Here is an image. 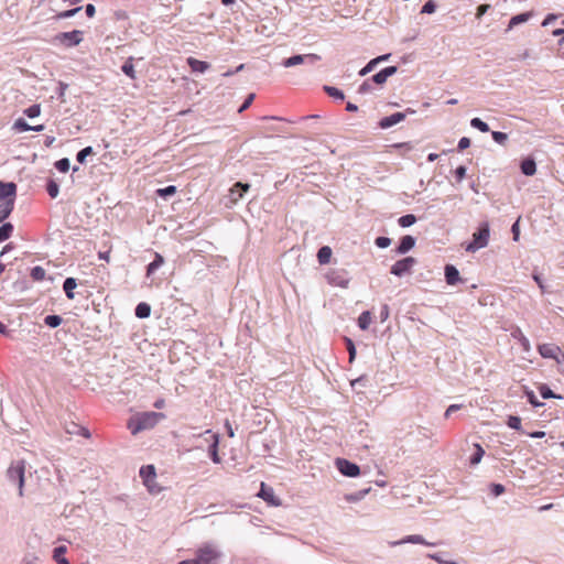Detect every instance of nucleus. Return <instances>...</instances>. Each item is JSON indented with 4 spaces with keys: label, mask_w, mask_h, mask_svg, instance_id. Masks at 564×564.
Masks as SVG:
<instances>
[{
    "label": "nucleus",
    "mask_w": 564,
    "mask_h": 564,
    "mask_svg": "<svg viewBox=\"0 0 564 564\" xmlns=\"http://www.w3.org/2000/svg\"><path fill=\"white\" fill-rule=\"evenodd\" d=\"M165 419V415L161 412H143L131 416L128 421V429L131 434L137 435L138 433L154 427L159 422Z\"/></svg>",
    "instance_id": "nucleus-1"
},
{
    "label": "nucleus",
    "mask_w": 564,
    "mask_h": 564,
    "mask_svg": "<svg viewBox=\"0 0 564 564\" xmlns=\"http://www.w3.org/2000/svg\"><path fill=\"white\" fill-rule=\"evenodd\" d=\"M7 479L19 489V496L22 497L25 480V462L22 459L13 460L7 470Z\"/></svg>",
    "instance_id": "nucleus-2"
},
{
    "label": "nucleus",
    "mask_w": 564,
    "mask_h": 564,
    "mask_svg": "<svg viewBox=\"0 0 564 564\" xmlns=\"http://www.w3.org/2000/svg\"><path fill=\"white\" fill-rule=\"evenodd\" d=\"M490 238V228L488 223H482L478 230L474 232L473 240L466 245L467 252H475L479 249L487 247Z\"/></svg>",
    "instance_id": "nucleus-3"
},
{
    "label": "nucleus",
    "mask_w": 564,
    "mask_h": 564,
    "mask_svg": "<svg viewBox=\"0 0 564 564\" xmlns=\"http://www.w3.org/2000/svg\"><path fill=\"white\" fill-rule=\"evenodd\" d=\"M139 474L143 480L144 486L148 488L150 494L155 495L161 491V487H159L154 481L156 474H155V468L153 465L142 466L140 468Z\"/></svg>",
    "instance_id": "nucleus-4"
},
{
    "label": "nucleus",
    "mask_w": 564,
    "mask_h": 564,
    "mask_svg": "<svg viewBox=\"0 0 564 564\" xmlns=\"http://www.w3.org/2000/svg\"><path fill=\"white\" fill-rule=\"evenodd\" d=\"M325 278L330 285L343 289L348 288L350 281L348 272L345 269H330Z\"/></svg>",
    "instance_id": "nucleus-5"
},
{
    "label": "nucleus",
    "mask_w": 564,
    "mask_h": 564,
    "mask_svg": "<svg viewBox=\"0 0 564 564\" xmlns=\"http://www.w3.org/2000/svg\"><path fill=\"white\" fill-rule=\"evenodd\" d=\"M415 263L416 260L413 257L401 259L391 267V273L397 276H402L405 273H410Z\"/></svg>",
    "instance_id": "nucleus-6"
},
{
    "label": "nucleus",
    "mask_w": 564,
    "mask_h": 564,
    "mask_svg": "<svg viewBox=\"0 0 564 564\" xmlns=\"http://www.w3.org/2000/svg\"><path fill=\"white\" fill-rule=\"evenodd\" d=\"M217 558V553L214 550H200L195 558L182 561L178 564H212Z\"/></svg>",
    "instance_id": "nucleus-7"
},
{
    "label": "nucleus",
    "mask_w": 564,
    "mask_h": 564,
    "mask_svg": "<svg viewBox=\"0 0 564 564\" xmlns=\"http://www.w3.org/2000/svg\"><path fill=\"white\" fill-rule=\"evenodd\" d=\"M56 40L66 46H76L83 41V32L79 30L63 32L56 35Z\"/></svg>",
    "instance_id": "nucleus-8"
},
{
    "label": "nucleus",
    "mask_w": 564,
    "mask_h": 564,
    "mask_svg": "<svg viewBox=\"0 0 564 564\" xmlns=\"http://www.w3.org/2000/svg\"><path fill=\"white\" fill-rule=\"evenodd\" d=\"M321 59V56L317 55V54H305V55H294V56H291L289 58H285L283 62H282V65L284 67H292V66H295V65H300V64H303L304 62H308L311 64H314L316 62H318Z\"/></svg>",
    "instance_id": "nucleus-9"
},
{
    "label": "nucleus",
    "mask_w": 564,
    "mask_h": 564,
    "mask_svg": "<svg viewBox=\"0 0 564 564\" xmlns=\"http://www.w3.org/2000/svg\"><path fill=\"white\" fill-rule=\"evenodd\" d=\"M539 354L543 358L554 359L560 362V357H564L562 349L554 344H542L538 346Z\"/></svg>",
    "instance_id": "nucleus-10"
},
{
    "label": "nucleus",
    "mask_w": 564,
    "mask_h": 564,
    "mask_svg": "<svg viewBox=\"0 0 564 564\" xmlns=\"http://www.w3.org/2000/svg\"><path fill=\"white\" fill-rule=\"evenodd\" d=\"M339 471L348 477H356L360 474V468L355 463H351L344 458H338L336 462Z\"/></svg>",
    "instance_id": "nucleus-11"
},
{
    "label": "nucleus",
    "mask_w": 564,
    "mask_h": 564,
    "mask_svg": "<svg viewBox=\"0 0 564 564\" xmlns=\"http://www.w3.org/2000/svg\"><path fill=\"white\" fill-rule=\"evenodd\" d=\"M205 434H209L212 437V444L208 447V454L213 463L220 464L221 457L219 456L218 446H219V435L216 433H212L210 430H207Z\"/></svg>",
    "instance_id": "nucleus-12"
},
{
    "label": "nucleus",
    "mask_w": 564,
    "mask_h": 564,
    "mask_svg": "<svg viewBox=\"0 0 564 564\" xmlns=\"http://www.w3.org/2000/svg\"><path fill=\"white\" fill-rule=\"evenodd\" d=\"M258 496L271 506H280V500L275 497L273 488L267 486L264 482H261Z\"/></svg>",
    "instance_id": "nucleus-13"
},
{
    "label": "nucleus",
    "mask_w": 564,
    "mask_h": 564,
    "mask_svg": "<svg viewBox=\"0 0 564 564\" xmlns=\"http://www.w3.org/2000/svg\"><path fill=\"white\" fill-rule=\"evenodd\" d=\"M17 185L12 182L3 183L0 181V200H13L15 199Z\"/></svg>",
    "instance_id": "nucleus-14"
},
{
    "label": "nucleus",
    "mask_w": 564,
    "mask_h": 564,
    "mask_svg": "<svg viewBox=\"0 0 564 564\" xmlns=\"http://www.w3.org/2000/svg\"><path fill=\"white\" fill-rule=\"evenodd\" d=\"M395 73H397V67L389 66V67L383 68L379 73L375 74L370 80H372L377 85H383L387 82V79L390 76L394 75Z\"/></svg>",
    "instance_id": "nucleus-15"
},
{
    "label": "nucleus",
    "mask_w": 564,
    "mask_h": 564,
    "mask_svg": "<svg viewBox=\"0 0 564 564\" xmlns=\"http://www.w3.org/2000/svg\"><path fill=\"white\" fill-rule=\"evenodd\" d=\"M404 118H405V115L403 112H394L391 116L382 118L379 122V127L381 129H388V128L403 121Z\"/></svg>",
    "instance_id": "nucleus-16"
},
{
    "label": "nucleus",
    "mask_w": 564,
    "mask_h": 564,
    "mask_svg": "<svg viewBox=\"0 0 564 564\" xmlns=\"http://www.w3.org/2000/svg\"><path fill=\"white\" fill-rule=\"evenodd\" d=\"M445 280L448 285H455L460 281L459 272L453 264L445 265Z\"/></svg>",
    "instance_id": "nucleus-17"
},
{
    "label": "nucleus",
    "mask_w": 564,
    "mask_h": 564,
    "mask_svg": "<svg viewBox=\"0 0 564 564\" xmlns=\"http://www.w3.org/2000/svg\"><path fill=\"white\" fill-rule=\"evenodd\" d=\"M415 245V239L412 236L402 237L400 245L397 248V252L400 254L406 253L410 251Z\"/></svg>",
    "instance_id": "nucleus-18"
},
{
    "label": "nucleus",
    "mask_w": 564,
    "mask_h": 564,
    "mask_svg": "<svg viewBox=\"0 0 564 564\" xmlns=\"http://www.w3.org/2000/svg\"><path fill=\"white\" fill-rule=\"evenodd\" d=\"M187 64L191 67L192 72L195 73H204L209 68V64L207 62L198 61L194 57H188Z\"/></svg>",
    "instance_id": "nucleus-19"
},
{
    "label": "nucleus",
    "mask_w": 564,
    "mask_h": 564,
    "mask_svg": "<svg viewBox=\"0 0 564 564\" xmlns=\"http://www.w3.org/2000/svg\"><path fill=\"white\" fill-rule=\"evenodd\" d=\"M404 543H414V544H424V545H435L436 543H429L424 540L422 535L414 534V535H408L404 539H402L399 542L392 543L393 545L398 544H404Z\"/></svg>",
    "instance_id": "nucleus-20"
},
{
    "label": "nucleus",
    "mask_w": 564,
    "mask_h": 564,
    "mask_svg": "<svg viewBox=\"0 0 564 564\" xmlns=\"http://www.w3.org/2000/svg\"><path fill=\"white\" fill-rule=\"evenodd\" d=\"M77 286V281L74 278H67L64 281L63 289L67 299L73 300L75 297L74 290Z\"/></svg>",
    "instance_id": "nucleus-21"
},
{
    "label": "nucleus",
    "mask_w": 564,
    "mask_h": 564,
    "mask_svg": "<svg viewBox=\"0 0 564 564\" xmlns=\"http://www.w3.org/2000/svg\"><path fill=\"white\" fill-rule=\"evenodd\" d=\"M14 207L13 200H4L0 204V223L6 220L12 213Z\"/></svg>",
    "instance_id": "nucleus-22"
},
{
    "label": "nucleus",
    "mask_w": 564,
    "mask_h": 564,
    "mask_svg": "<svg viewBox=\"0 0 564 564\" xmlns=\"http://www.w3.org/2000/svg\"><path fill=\"white\" fill-rule=\"evenodd\" d=\"M521 171L524 175L532 176L536 172V164L533 160L527 159L521 163Z\"/></svg>",
    "instance_id": "nucleus-23"
},
{
    "label": "nucleus",
    "mask_w": 564,
    "mask_h": 564,
    "mask_svg": "<svg viewBox=\"0 0 564 564\" xmlns=\"http://www.w3.org/2000/svg\"><path fill=\"white\" fill-rule=\"evenodd\" d=\"M333 251L330 247L324 246L317 252V260L321 264H326L330 261Z\"/></svg>",
    "instance_id": "nucleus-24"
},
{
    "label": "nucleus",
    "mask_w": 564,
    "mask_h": 564,
    "mask_svg": "<svg viewBox=\"0 0 564 564\" xmlns=\"http://www.w3.org/2000/svg\"><path fill=\"white\" fill-rule=\"evenodd\" d=\"M163 257L159 253H155L154 260L150 262L147 268V276L150 278L163 264Z\"/></svg>",
    "instance_id": "nucleus-25"
},
{
    "label": "nucleus",
    "mask_w": 564,
    "mask_h": 564,
    "mask_svg": "<svg viewBox=\"0 0 564 564\" xmlns=\"http://www.w3.org/2000/svg\"><path fill=\"white\" fill-rule=\"evenodd\" d=\"M67 549L64 545L57 546L54 549L53 557L57 564H69L68 560L64 557Z\"/></svg>",
    "instance_id": "nucleus-26"
},
{
    "label": "nucleus",
    "mask_w": 564,
    "mask_h": 564,
    "mask_svg": "<svg viewBox=\"0 0 564 564\" xmlns=\"http://www.w3.org/2000/svg\"><path fill=\"white\" fill-rule=\"evenodd\" d=\"M121 70L131 79L135 78L133 57H129L121 67Z\"/></svg>",
    "instance_id": "nucleus-27"
},
{
    "label": "nucleus",
    "mask_w": 564,
    "mask_h": 564,
    "mask_svg": "<svg viewBox=\"0 0 564 564\" xmlns=\"http://www.w3.org/2000/svg\"><path fill=\"white\" fill-rule=\"evenodd\" d=\"M151 307L147 303H139L135 307V316L139 318H147L150 316Z\"/></svg>",
    "instance_id": "nucleus-28"
},
{
    "label": "nucleus",
    "mask_w": 564,
    "mask_h": 564,
    "mask_svg": "<svg viewBox=\"0 0 564 564\" xmlns=\"http://www.w3.org/2000/svg\"><path fill=\"white\" fill-rule=\"evenodd\" d=\"M371 323V313L369 311L362 312L358 317V326L366 330Z\"/></svg>",
    "instance_id": "nucleus-29"
},
{
    "label": "nucleus",
    "mask_w": 564,
    "mask_h": 564,
    "mask_svg": "<svg viewBox=\"0 0 564 564\" xmlns=\"http://www.w3.org/2000/svg\"><path fill=\"white\" fill-rule=\"evenodd\" d=\"M13 232V225L11 223H6L0 227V242L6 241L11 237Z\"/></svg>",
    "instance_id": "nucleus-30"
},
{
    "label": "nucleus",
    "mask_w": 564,
    "mask_h": 564,
    "mask_svg": "<svg viewBox=\"0 0 564 564\" xmlns=\"http://www.w3.org/2000/svg\"><path fill=\"white\" fill-rule=\"evenodd\" d=\"M513 336L518 338L523 351L529 352L531 350V344L521 330H518L517 334H513Z\"/></svg>",
    "instance_id": "nucleus-31"
},
{
    "label": "nucleus",
    "mask_w": 564,
    "mask_h": 564,
    "mask_svg": "<svg viewBox=\"0 0 564 564\" xmlns=\"http://www.w3.org/2000/svg\"><path fill=\"white\" fill-rule=\"evenodd\" d=\"M46 192L52 198L57 197L59 193L58 184L54 180H48L46 184Z\"/></svg>",
    "instance_id": "nucleus-32"
},
{
    "label": "nucleus",
    "mask_w": 564,
    "mask_h": 564,
    "mask_svg": "<svg viewBox=\"0 0 564 564\" xmlns=\"http://www.w3.org/2000/svg\"><path fill=\"white\" fill-rule=\"evenodd\" d=\"M62 317L58 315H47L44 318L45 325H47L51 328H56L57 326H59L62 324Z\"/></svg>",
    "instance_id": "nucleus-33"
},
{
    "label": "nucleus",
    "mask_w": 564,
    "mask_h": 564,
    "mask_svg": "<svg viewBox=\"0 0 564 564\" xmlns=\"http://www.w3.org/2000/svg\"><path fill=\"white\" fill-rule=\"evenodd\" d=\"M249 187H250L249 184H243V183L237 182L234 185V187L231 188V194L232 195L236 194V189H239V194H238V196L234 200H238L239 198H241L243 196V193H246L249 189Z\"/></svg>",
    "instance_id": "nucleus-34"
},
{
    "label": "nucleus",
    "mask_w": 564,
    "mask_h": 564,
    "mask_svg": "<svg viewBox=\"0 0 564 564\" xmlns=\"http://www.w3.org/2000/svg\"><path fill=\"white\" fill-rule=\"evenodd\" d=\"M475 454L470 457V464L471 465H477L478 463H480L484 454H485V451L484 448L479 445V444H475Z\"/></svg>",
    "instance_id": "nucleus-35"
},
{
    "label": "nucleus",
    "mask_w": 564,
    "mask_h": 564,
    "mask_svg": "<svg viewBox=\"0 0 564 564\" xmlns=\"http://www.w3.org/2000/svg\"><path fill=\"white\" fill-rule=\"evenodd\" d=\"M45 270L40 267V265H36L34 268H32L31 270V278L34 280V281H42L45 279Z\"/></svg>",
    "instance_id": "nucleus-36"
},
{
    "label": "nucleus",
    "mask_w": 564,
    "mask_h": 564,
    "mask_svg": "<svg viewBox=\"0 0 564 564\" xmlns=\"http://www.w3.org/2000/svg\"><path fill=\"white\" fill-rule=\"evenodd\" d=\"M13 129L23 132V131H31V126L22 118H19L13 123Z\"/></svg>",
    "instance_id": "nucleus-37"
},
{
    "label": "nucleus",
    "mask_w": 564,
    "mask_h": 564,
    "mask_svg": "<svg viewBox=\"0 0 564 564\" xmlns=\"http://www.w3.org/2000/svg\"><path fill=\"white\" fill-rule=\"evenodd\" d=\"M416 221V218L412 214L404 215L399 218L398 223L401 227H410Z\"/></svg>",
    "instance_id": "nucleus-38"
},
{
    "label": "nucleus",
    "mask_w": 564,
    "mask_h": 564,
    "mask_svg": "<svg viewBox=\"0 0 564 564\" xmlns=\"http://www.w3.org/2000/svg\"><path fill=\"white\" fill-rule=\"evenodd\" d=\"M470 126L473 128H475V129H478L481 132H488L489 131V126L486 122H484L481 119H479V118L471 119Z\"/></svg>",
    "instance_id": "nucleus-39"
},
{
    "label": "nucleus",
    "mask_w": 564,
    "mask_h": 564,
    "mask_svg": "<svg viewBox=\"0 0 564 564\" xmlns=\"http://www.w3.org/2000/svg\"><path fill=\"white\" fill-rule=\"evenodd\" d=\"M528 19H529L528 13H521V14L512 17L511 20L509 21V29H512L513 26L528 21Z\"/></svg>",
    "instance_id": "nucleus-40"
},
{
    "label": "nucleus",
    "mask_w": 564,
    "mask_h": 564,
    "mask_svg": "<svg viewBox=\"0 0 564 564\" xmlns=\"http://www.w3.org/2000/svg\"><path fill=\"white\" fill-rule=\"evenodd\" d=\"M325 91L333 98H337L339 100H344L345 98L344 93L336 87L325 86Z\"/></svg>",
    "instance_id": "nucleus-41"
},
{
    "label": "nucleus",
    "mask_w": 564,
    "mask_h": 564,
    "mask_svg": "<svg viewBox=\"0 0 564 564\" xmlns=\"http://www.w3.org/2000/svg\"><path fill=\"white\" fill-rule=\"evenodd\" d=\"M69 166H70L69 160L66 158L61 159V160L56 161V163H55V167L59 172H63V173H66L69 170Z\"/></svg>",
    "instance_id": "nucleus-42"
},
{
    "label": "nucleus",
    "mask_w": 564,
    "mask_h": 564,
    "mask_svg": "<svg viewBox=\"0 0 564 564\" xmlns=\"http://www.w3.org/2000/svg\"><path fill=\"white\" fill-rule=\"evenodd\" d=\"M24 113L29 117V118H35L37 116H40L41 113V107L40 105H32L30 106L29 108H26L24 110Z\"/></svg>",
    "instance_id": "nucleus-43"
},
{
    "label": "nucleus",
    "mask_w": 564,
    "mask_h": 564,
    "mask_svg": "<svg viewBox=\"0 0 564 564\" xmlns=\"http://www.w3.org/2000/svg\"><path fill=\"white\" fill-rule=\"evenodd\" d=\"M93 153V148L91 147H86L84 149H82L77 155H76V159L79 163H84L86 161V158L88 155H90Z\"/></svg>",
    "instance_id": "nucleus-44"
},
{
    "label": "nucleus",
    "mask_w": 564,
    "mask_h": 564,
    "mask_svg": "<svg viewBox=\"0 0 564 564\" xmlns=\"http://www.w3.org/2000/svg\"><path fill=\"white\" fill-rule=\"evenodd\" d=\"M507 425L513 430L521 429V419L519 416L510 415L507 421Z\"/></svg>",
    "instance_id": "nucleus-45"
},
{
    "label": "nucleus",
    "mask_w": 564,
    "mask_h": 564,
    "mask_svg": "<svg viewBox=\"0 0 564 564\" xmlns=\"http://www.w3.org/2000/svg\"><path fill=\"white\" fill-rule=\"evenodd\" d=\"M158 195L159 196H162V197H166V196H170V195H173L174 193H176V186L175 185H169L164 188H159L156 191Z\"/></svg>",
    "instance_id": "nucleus-46"
},
{
    "label": "nucleus",
    "mask_w": 564,
    "mask_h": 564,
    "mask_svg": "<svg viewBox=\"0 0 564 564\" xmlns=\"http://www.w3.org/2000/svg\"><path fill=\"white\" fill-rule=\"evenodd\" d=\"M345 341H346L347 350L349 352V362H352V360L356 357V348H355L354 341L348 337L345 338Z\"/></svg>",
    "instance_id": "nucleus-47"
},
{
    "label": "nucleus",
    "mask_w": 564,
    "mask_h": 564,
    "mask_svg": "<svg viewBox=\"0 0 564 564\" xmlns=\"http://www.w3.org/2000/svg\"><path fill=\"white\" fill-rule=\"evenodd\" d=\"M492 135V139L499 143V144H505V142L507 141L508 139V135L505 133V132H500V131H494L491 133Z\"/></svg>",
    "instance_id": "nucleus-48"
},
{
    "label": "nucleus",
    "mask_w": 564,
    "mask_h": 564,
    "mask_svg": "<svg viewBox=\"0 0 564 564\" xmlns=\"http://www.w3.org/2000/svg\"><path fill=\"white\" fill-rule=\"evenodd\" d=\"M378 64V59H371L364 68L360 69L359 75L365 76L370 73Z\"/></svg>",
    "instance_id": "nucleus-49"
},
{
    "label": "nucleus",
    "mask_w": 564,
    "mask_h": 564,
    "mask_svg": "<svg viewBox=\"0 0 564 564\" xmlns=\"http://www.w3.org/2000/svg\"><path fill=\"white\" fill-rule=\"evenodd\" d=\"M375 242L379 248H387L390 246L391 239L388 237H378Z\"/></svg>",
    "instance_id": "nucleus-50"
},
{
    "label": "nucleus",
    "mask_w": 564,
    "mask_h": 564,
    "mask_svg": "<svg viewBox=\"0 0 564 564\" xmlns=\"http://www.w3.org/2000/svg\"><path fill=\"white\" fill-rule=\"evenodd\" d=\"M435 9H436L435 3H434L432 0H430V1H427V2L423 6V8H422V13H429V14H431V13H433V12L435 11Z\"/></svg>",
    "instance_id": "nucleus-51"
},
{
    "label": "nucleus",
    "mask_w": 564,
    "mask_h": 564,
    "mask_svg": "<svg viewBox=\"0 0 564 564\" xmlns=\"http://www.w3.org/2000/svg\"><path fill=\"white\" fill-rule=\"evenodd\" d=\"M254 99V94H250L247 99L245 100V102L241 105V107L239 108L238 112H243L246 109H248L250 107V105L252 104Z\"/></svg>",
    "instance_id": "nucleus-52"
},
{
    "label": "nucleus",
    "mask_w": 564,
    "mask_h": 564,
    "mask_svg": "<svg viewBox=\"0 0 564 564\" xmlns=\"http://www.w3.org/2000/svg\"><path fill=\"white\" fill-rule=\"evenodd\" d=\"M491 492L498 497L505 492V487L500 484H492L491 485Z\"/></svg>",
    "instance_id": "nucleus-53"
},
{
    "label": "nucleus",
    "mask_w": 564,
    "mask_h": 564,
    "mask_svg": "<svg viewBox=\"0 0 564 564\" xmlns=\"http://www.w3.org/2000/svg\"><path fill=\"white\" fill-rule=\"evenodd\" d=\"M80 9H82L80 7H77L75 9L64 11V12L59 13L58 17L62 19L70 18V17L75 15L78 11H80Z\"/></svg>",
    "instance_id": "nucleus-54"
},
{
    "label": "nucleus",
    "mask_w": 564,
    "mask_h": 564,
    "mask_svg": "<svg viewBox=\"0 0 564 564\" xmlns=\"http://www.w3.org/2000/svg\"><path fill=\"white\" fill-rule=\"evenodd\" d=\"M511 231L513 235V240L518 241L520 237V227H519V219L512 225Z\"/></svg>",
    "instance_id": "nucleus-55"
},
{
    "label": "nucleus",
    "mask_w": 564,
    "mask_h": 564,
    "mask_svg": "<svg viewBox=\"0 0 564 564\" xmlns=\"http://www.w3.org/2000/svg\"><path fill=\"white\" fill-rule=\"evenodd\" d=\"M469 145H470V139H469V138H467V137L462 138V139L459 140V142H458V149H459L460 151H463V150H465V149L469 148Z\"/></svg>",
    "instance_id": "nucleus-56"
},
{
    "label": "nucleus",
    "mask_w": 564,
    "mask_h": 564,
    "mask_svg": "<svg viewBox=\"0 0 564 564\" xmlns=\"http://www.w3.org/2000/svg\"><path fill=\"white\" fill-rule=\"evenodd\" d=\"M490 6L489 4H480L478 8H477V18H480L481 15H484L488 10H489Z\"/></svg>",
    "instance_id": "nucleus-57"
},
{
    "label": "nucleus",
    "mask_w": 564,
    "mask_h": 564,
    "mask_svg": "<svg viewBox=\"0 0 564 564\" xmlns=\"http://www.w3.org/2000/svg\"><path fill=\"white\" fill-rule=\"evenodd\" d=\"M455 174L457 176V178L460 181L465 177L466 175V167L465 166H458L455 171Z\"/></svg>",
    "instance_id": "nucleus-58"
},
{
    "label": "nucleus",
    "mask_w": 564,
    "mask_h": 564,
    "mask_svg": "<svg viewBox=\"0 0 564 564\" xmlns=\"http://www.w3.org/2000/svg\"><path fill=\"white\" fill-rule=\"evenodd\" d=\"M557 19V15L554 14V13H550L546 15V18L544 19V21L542 22V25L545 26L550 23H552L553 21H555Z\"/></svg>",
    "instance_id": "nucleus-59"
},
{
    "label": "nucleus",
    "mask_w": 564,
    "mask_h": 564,
    "mask_svg": "<svg viewBox=\"0 0 564 564\" xmlns=\"http://www.w3.org/2000/svg\"><path fill=\"white\" fill-rule=\"evenodd\" d=\"M460 409V405L459 404H452L447 408V410L445 411V417H449V415L459 410Z\"/></svg>",
    "instance_id": "nucleus-60"
},
{
    "label": "nucleus",
    "mask_w": 564,
    "mask_h": 564,
    "mask_svg": "<svg viewBox=\"0 0 564 564\" xmlns=\"http://www.w3.org/2000/svg\"><path fill=\"white\" fill-rule=\"evenodd\" d=\"M85 11H86L87 17L93 18L96 12L95 6L91 3L87 4L85 8Z\"/></svg>",
    "instance_id": "nucleus-61"
},
{
    "label": "nucleus",
    "mask_w": 564,
    "mask_h": 564,
    "mask_svg": "<svg viewBox=\"0 0 564 564\" xmlns=\"http://www.w3.org/2000/svg\"><path fill=\"white\" fill-rule=\"evenodd\" d=\"M540 392H541V395H542L544 399H547V398L553 397L552 391H551L549 388H546V387L541 388V389H540Z\"/></svg>",
    "instance_id": "nucleus-62"
},
{
    "label": "nucleus",
    "mask_w": 564,
    "mask_h": 564,
    "mask_svg": "<svg viewBox=\"0 0 564 564\" xmlns=\"http://www.w3.org/2000/svg\"><path fill=\"white\" fill-rule=\"evenodd\" d=\"M430 557L435 560L440 564H455L454 562H448V561L442 560V557H440L437 554H432V555H430Z\"/></svg>",
    "instance_id": "nucleus-63"
},
{
    "label": "nucleus",
    "mask_w": 564,
    "mask_h": 564,
    "mask_svg": "<svg viewBox=\"0 0 564 564\" xmlns=\"http://www.w3.org/2000/svg\"><path fill=\"white\" fill-rule=\"evenodd\" d=\"M370 89V83L369 79L364 82L359 87V93H367Z\"/></svg>",
    "instance_id": "nucleus-64"
}]
</instances>
